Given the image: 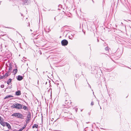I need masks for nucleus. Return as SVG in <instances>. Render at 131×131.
Masks as SVG:
<instances>
[{
	"mask_svg": "<svg viewBox=\"0 0 131 131\" xmlns=\"http://www.w3.org/2000/svg\"><path fill=\"white\" fill-rule=\"evenodd\" d=\"M3 120V118L0 116V122H1V121H2Z\"/></svg>",
	"mask_w": 131,
	"mask_h": 131,
	"instance_id": "nucleus-22",
	"label": "nucleus"
},
{
	"mask_svg": "<svg viewBox=\"0 0 131 131\" xmlns=\"http://www.w3.org/2000/svg\"><path fill=\"white\" fill-rule=\"evenodd\" d=\"M21 94V93L20 91H18L16 92V94L17 96L20 95Z\"/></svg>",
	"mask_w": 131,
	"mask_h": 131,
	"instance_id": "nucleus-12",
	"label": "nucleus"
},
{
	"mask_svg": "<svg viewBox=\"0 0 131 131\" xmlns=\"http://www.w3.org/2000/svg\"><path fill=\"white\" fill-rule=\"evenodd\" d=\"M72 123L73 124H75L76 123V122L72 120V121L71 122V124H72Z\"/></svg>",
	"mask_w": 131,
	"mask_h": 131,
	"instance_id": "nucleus-24",
	"label": "nucleus"
},
{
	"mask_svg": "<svg viewBox=\"0 0 131 131\" xmlns=\"http://www.w3.org/2000/svg\"><path fill=\"white\" fill-rule=\"evenodd\" d=\"M40 51V54L41 55V54L42 53H41V51Z\"/></svg>",
	"mask_w": 131,
	"mask_h": 131,
	"instance_id": "nucleus-27",
	"label": "nucleus"
},
{
	"mask_svg": "<svg viewBox=\"0 0 131 131\" xmlns=\"http://www.w3.org/2000/svg\"><path fill=\"white\" fill-rule=\"evenodd\" d=\"M71 102L69 100H65L64 102H63V105L66 106L63 108V110L67 111L68 112H69V108L70 107Z\"/></svg>",
	"mask_w": 131,
	"mask_h": 131,
	"instance_id": "nucleus-1",
	"label": "nucleus"
},
{
	"mask_svg": "<svg viewBox=\"0 0 131 131\" xmlns=\"http://www.w3.org/2000/svg\"><path fill=\"white\" fill-rule=\"evenodd\" d=\"M64 116H63L64 117H65V115H67L68 116V117H70V116H71V115L70 113H68L66 111H64Z\"/></svg>",
	"mask_w": 131,
	"mask_h": 131,
	"instance_id": "nucleus-8",
	"label": "nucleus"
},
{
	"mask_svg": "<svg viewBox=\"0 0 131 131\" xmlns=\"http://www.w3.org/2000/svg\"><path fill=\"white\" fill-rule=\"evenodd\" d=\"M10 71H8V72L6 73L5 74L3 75V76H4V79L5 78H7L8 76L10 75Z\"/></svg>",
	"mask_w": 131,
	"mask_h": 131,
	"instance_id": "nucleus-7",
	"label": "nucleus"
},
{
	"mask_svg": "<svg viewBox=\"0 0 131 131\" xmlns=\"http://www.w3.org/2000/svg\"><path fill=\"white\" fill-rule=\"evenodd\" d=\"M92 1H93V2H94L93 1V0H92Z\"/></svg>",
	"mask_w": 131,
	"mask_h": 131,
	"instance_id": "nucleus-34",
	"label": "nucleus"
},
{
	"mask_svg": "<svg viewBox=\"0 0 131 131\" xmlns=\"http://www.w3.org/2000/svg\"><path fill=\"white\" fill-rule=\"evenodd\" d=\"M23 106V108L25 110H28V108L26 106Z\"/></svg>",
	"mask_w": 131,
	"mask_h": 131,
	"instance_id": "nucleus-18",
	"label": "nucleus"
},
{
	"mask_svg": "<svg viewBox=\"0 0 131 131\" xmlns=\"http://www.w3.org/2000/svg\"><path fill=\"white\" fill-rule=\"evenodd\" d=\"M97 41L98 42H99V40L98 39H97Z\"/></svg>",
	"mask_w": 131,
	"mask_h": 131,
	"instance_id": "nucleus-31",
	"label": "nucleus"
},
{
	"mask_svg": "<svg viewBox=\"0 0 131 131\" xmlns=\"http://www.w3.org/2000/svg\"><path fill=\"white\" fill-rule=\"evenodd\" d=\"M26 126L24 125V126L23 127H22L20 129H19L18 131H22V130H23L25 127Z\"/></svg>",
	"mask_w": 131,
	"mask_h": 131,
	"instance_id": "nucleus-19",
	"label": "nucleus"
},
{
	"mask_svg": "<svg viewBox=\"0 0 131 131\" xmlns=\"http://www.w3.org/2000/svg\"><path fill=\"white\" fill-rule=\"evenodd\" d=\"M6 125L8 128V129H10L11 128V126L9 123H7Z\"/></svg>",
	"mask_w": 131,
	"mask_h": 131,
	"instance_id": "nucleus-14",
	"label": "nucleus"
},
{
	"mask_svg": "<svg viewBox=\"0 0 131 131\" xmlns=\"http://www.w3.org/2000/svg\"><path fill=\"white\" fill-rule=\"evenodd\" d=\"M31 114L29 112H28L27 114V118L26 120V122L27 123H28L29 121L31 118Z\"/></svg>",
	"mask_w": 131,
	"mask_h": 131,
	"instance_id": "nucleus-4",
	"label": "nucleus"
},
{
	"mask_svg": "<svg viewBox=\"0 0 131 131\" xmlns=\"http://www.w3.org/2000/svg\"><path fill=\"white\" fill-rule=\"evenodd\" d=\"M23 1L24 3V4H25L28 3L29 2V0H23Z\"/></svg>",
	"mask_w": 131,
	"mask_h": 131,
	"instance_id": "nucleus-20",
	"label": "nucleus"
},
{
	"mask_svg": "<svg viewBox=\"0 0 131 131\" xmlns=\"http://www.w3.org/2000/svg\"><path fill=\"white\" fill-rule=\"evenodd\" d=\"M36 35H34V36H36Z\"/></svg>",
	"mask_w": 131,
	"mask_h": 131,
	"instance_id": "nucleus-36",
	"label": "nucleus"
},
{
	"mask_svg": "<svg viewBox=\"0 0 131 131\" xmlns=\"http://www.w3.org/2000/svg\"><path fill=\"white\" fill-rule=\"evenodd\" d=\"M9 68H8V70L9 71H10V72L12 70V66L11 64H9V66H8Z\"/></svg>",
	"mask_w": 131,
	"mask_h": 131,
	"instance_id": "nucleus-9",
	"label": "nucleus"
},
{
	"mask_svg": "<svg viewBox=\"0 0 131 131\" xmlns=\"http://www.w3.org/2000/svg\"><path fill=\"white\" fill-rule=\"evenodd\" d=\"M79 65L80 66H81V64H80V63H79Z\"/></svg>",
	"mask_w": 131,
	"mask_h": 131,
	"instance_id": "nucleus-32",
	"label": "nucleus"
},
{
	"mask_svg": "<svg viewBox=\"0 0 131 131\" xmlns=\"http://www.w3.org/2000/svg\"><path fill=\"white\" fill-rule=\"evenodd\" d=\"M4 79V77L3 76H0V79Z\"/></svg>",
	"mask_w": 131,
	"mask_h": 131,
	"instance_id": "nucleus-23",
	"label": "nucleus"
},
{
	"mask_svg": "<svg viewBox=\"0 0 131 131\" xmlns=\"http://www.w3.org/2000/svg\"><path fill=\"white\" fill-rule=\"evenodd\" d=\"M23 105H21L20 104L16 103L15 104L13 105L12 107L15 108L16 109L21 110L23 108Z\"/></svg>",
	"mask_w": 131,
	"mask_h": 131,
	"instance_id": "nucleus-3",
	"label": "nucleus"
},
{
	"mask_svg": "<svg viewBox=\"0 0 131 131\" xmlns=\"http://www.w3.org/2000/svg\"><path fill=\"white\" fill-rule=\"evenodd\" d=\"M85 64H84L83 63V64H82V65H83V66H84V65H85Z\"/></svg>",
	"mask_w": 131,
	"mask_h": 131,
	"instance_id": "nucleus-26",
	"label": "nucleus"
},
{
	"mask_svg": "<svg viewBox=\"0 0 131 131\" xmlns=\"http://www.w3.org/2000/svg\"><path fill=\"white\" fill-rule=\"evenodd\" d=\"M1 87L2 88H3L4 87V86H3H3H2V85L1 86Z\"/></svg>",
	"mask_w": 131,
	"mask_h": 131,
	"instance_id": "nucleus-29",
	"label": "nucleus"
},
{
	"mask_svg": "<svg viewBox=\"0 0 131 131\" xmlns=\"http://www.w3.org/2000/svg\"><path fill=\"white\" fill-rule=\"evenodd\" d=\"M64 119L67 121H69L72 120V118L70 117V116L68 117V116L66 115L64 118Z\"/></svg>",
	"mask_w": 131,
	"mask_h": 131,
	"instance_id": "nucleus-6",
	"label": "nucleus"
},
{
	"mask_svg": "<svg viewBox=\"0 0 131 131\" xmlns=\"http://www.w3.org/2000/svg\"><path fill=\"white\" fill-rule=\"evenodd\" d=\"M21 15L22 16L23 15L22 14H21Z\"/></svg>",
	"mask_w": 131,
	"mask_h": 131,
	"instance_id": "nucleus-35",
	"label": "nucleus"
},
{
	"mask_svg": "<svg viewBox=\"0 0 131 131\" xmlns=\"http://www.w3.org/2000/svg\"><path fill=\"white\" fill-rule=\"evenodd\" d=\"M61 44L63 46L67 45L68 43V41L66 39H64L61 41Z\"/></svg>",
	"mask_w": 131,
	"mask_h": 131,
	"instance_id": "nucleus-5",
	"label": "nucleus"
},
{
	"mask_svg": "<svg viewBox=\"0 0 131 131\" xmlns=\"http://www.w3.org/2000/svg\"><path fill=\"white\" fill-rule=\"evenodd\" d=\"M13 97V96L11 95H8L6 96L4 98V99H6L8 98Z\"/></svg>",
	"mask_w": 131,
	"mask_h": 131,
	"instance_id": "nucleus-13",
	"label": "nucleus"
},
{
	"mask_svg": "<svg viewBox=\"0 0 131 131\" xmlns=\"http://www.w3.org/2000/svg\"><path fill=\"white\" fill-rule=\"evenodd\" d=\"M11 116H15V117L18 118H20L21 119L23 118L24 117V116L22 114L18 113H13L12 114Z\"/></svg>",
	"mask_w": 131,
	"mask_h": 131,
	"instance_id": "nucleus-2",
	"label": "nucleus"
},
{
	"mask_svg": "<svg viewBox=\"0 0 131 131\" xmlns=\"http://www.w3.org/2000/svg\"><path fill=\"white\" fill-rule=\"evenodd\" d=\"M23 79V77L19 75L18 76L17 79L18 81H20Z\"/></svg>",
	"mask_w": 131,
	"mask_h": 131,
	"instance_id": "nucleus-10",
	"label": "nucleus"
},
{
	"mask_svg": "<svg viewBox=\"0 0 131 131\" xmlns=\"http://www.w3.org/2000/svg\"><path fill=\"white\" fill-rule=\"evenodd\" d=\"M7 122H5L3 121H1V122H0V123L3 126H6V125L7 123Z\"/></svg>",
	"mask_w": 131,
	"mask_h": 131,
	"instance_id": "nucleus-11",
	"label": "nucleus"
},
{
	"mask_svg": "<svg viewBox=\"0 0 131 131\" xmlns=\"http://www.w3.org/2000/svg\"><path fill=\"white\" fill-rule=\"evenodd\" d=\"M14 131H18V130H14Z\"/></svg>",
	"mask_w": 131,
	"mask_h": 131,
	"instance_id": "nucleus-33",
	"label": "nucleus"
},
{
	"mask_svg": "<svg viewBox=\"0 0 131 131\" xmlns=\"http://www.w3.org/2000/svg\"><path fill=\"white\" fill-rule=\"evenodd\" d=\"M12 80L11 79H9L8 80L7 82V83L8 85L9 84V83L11 82Z\"/></svg>",
	"mask_w": 131,
	"mask_h": 131,
	"instance_id": "nucleus-15",
	"label": "nucleus"
},
{
	"mask_svg": "<svg viewBox=\"0 0 131 131\" xmlns=\"http://www.w3.org/2000/svg\"><path fill=\"white\" fill-rule=\"evenodd\" d=\"M105 50L106 51H108L109 50V48L108 47H106L105 48Z\"/></svg>",
	"mask_w": 131,
	"mask_h": 131,
	"instance_id": "nucleus-21",
	"label": "nucleus"
},
{
	"mask_svg": "<svg viewBox=\"0 0 131 131\" xmlns=\"http://www.w3.org/2000/svg\"><path fill=\"white\" fill-rule=\"evenodd\" d=\"M38 127V125H37V124H34V125H33V126L32 127V128H34L35 127H36V128H37Z\"/></svg>",
	"mask_w": 131,
	"mask_h": 131,
	"instance_id": "nucleus-17",
	"label": "nucleus"
},
{
	"mask_svg": "<svg viewBox=\"0 0 131 131\" xmlns=\"http://www.w3.org/2000/svg\"><path fill=\"white\" fill-rule=\"evenodd\" d=\"M17 71L18 70L17 69H14L13 72L14 73V74H15L17 73Z\"/></svg>",
	"mask_w": 131,
	"mask_h": 131,
	"instance_id": "nucleus-16",
	"label": "nucleus"
},
{
	"mask_svg": "<svg viewBox=\"0 0 131 131\" xmlns=\"http://www.w3.org/2000/svg\"><path fill=\"white\" fill-rule=\"evenodd\" d=\"M94 102L93 101L91 103V106H92L93 105H94Z\"/></svg>",
	"mask_w": 131,
	"mask_h": 131,
	"instance_id": "nucleus-25",
	"label": "nucleus"
},
{
	"mask_svg": "<svg viewBox=\"0 0 131 131\" xmlns=\"http://www.w3.org/2000/svg\"><path fill=\"white\" fill-rule=\"evenodd\" d=\"M1 87L2 88H3L4 87V86H3H3H2V85L1 86Z\"/></svg>",
	"mask_w": 131,
	"mask_h": 131,
	"instance_id": "nucleus-28",
	"label": "nucleus"
},
{
	"mask_svg": "<svg viewBox=\"0 0 131 131\" xmlns=\"http://www.w3.org/2000/svg\"><path fill=\"white\" fill-rule=\"evenodd\" d=\"M14 131V130H10V131Z\"/></svg>",
	"mask_w": 131,
	"mask_h": 131,
	"instance_id": "nucleus-30",
	"label": "nucleus"
}]
</instances>
